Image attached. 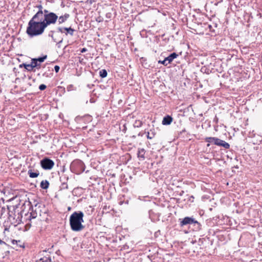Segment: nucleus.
Wrapping results in <instances>:
<instances>
[{"label": "nucleus", "mask_w": 262, "mask_h": 262, "mask_svg": "<svg viewBox=\"0 0 262 262\" xmlns=\"http://www.w3.org/2000/svg\"><path fill=\"white\" fill-rule=\"evenodd\" d=\"M51 259H52L50 256H44L43 257L40 258L38 260H36V262H50Z\"/></svg>", "instance_id": "aec40b11"}, {"label": "nucleus", "mask_w": 262, "mask_h": 262, "mask_svg": "<svg viewBox=\"0 0 262 262\" xmlns=\"http://www.w3.org/2000/svg\"><path fill=\"white\" fill-rule=\"evenodd\" d=\"M74 86L73 84H70L67 86L68 91H71L73 90Z\"/></svg>", "instance_id": "473e14b6"}, {"label": "nucleus", "mask_w": 262, "mask_h": 262, "mask_svg": "<svg viewBox=\"0 0 262 262\" xmlns=\"http://www.w3.org/2000/svg\"><path fill=\"white\" fill-rule=\"evenodd\" d=\"M35 7L38 9V11L33 16L37 17L43 16V15L45 14V11L48 10L47 9H43V6L41 4L37 5Z\"/></svg>", "instance_id": "1a4fd4ad"}, {"label": "nucleus", "mask_w": 262, "mask_h": 262, "mask_svg": "<svg viewBox=\"0 0 262 262\" xmlns=\"http://www.w3.org/2000/svg\"><path fill=\"white\" fill-rule=\"evenodd\" d=\"M55 31L54 30H51L49 32L48 36L52 38V40L54 42H57V39L54 36V33Z\"/></svg>", "instance_id": "6ab92c4d"}, {"label": "nucleus", "mask_w": 262, "mask_h": 262, "mask_svg": "<svg viewBox=\"0 0 262 262\" xmlns=\"http://www.w3.org/2000/svg\"><path fill=\"white\" fill-rule=\"evenodd\" d=\"M11 243L13 246V248L14 249H17L18 248L24 247V243L20 240L17 241L15 239H12L11 241Z\"/></svg>", "instance_id": "9b49d317"}, {"label": "nucleus", "mask_w": 262, "mask_h": 262, "mask_svg": "<svg viewBox=\"0 0 262 262\" xmlns=\"http://www.w3.org/2000/svg\"><path fill=\"white\" fill-rule=\"evenodd\" d=\"M191 225L192 226L193 231H198L202 229L201 224L197 221L195 220V219L194 220V222H193Z\"/></svg>", "instance_id": "ddd939ff"}, {"label": "nucleus", "mask_w": 262, "mask_h": 262, "mask_svg": "<svg viewBox=\"0 0 262 262\" xmlns=\"http://www.w3.org/2000/svg\"><path fill=\"white\" fill-rule=\"evenodd\" d=\"M12 207L13 209L14 208V206H7L6 208L5 207H2L0 210V219L3 217V216L4 215L5 213H7L9 214V220H11V218L12 217L11 215L9 214V212L10 211L11 208Z\"/></svg>", "instance_id": "6e6552de"}, {"label": "nucleus", "mask_w": 262, "mask_h": 262, "mask_svg": "<svg viewBox=\"0 0 262 262\" xmlns=\"http://www.w3.org/2000/svg\"><path fill=\"white\" fill-rule=\"evenodd\" d=\"M99 75L101 78H105L107 75V72L106 70L103 69L100 71Z\"/></svg>", "instance_id": "5701e85b"}, {"label": "nucleus", "mask_w": 262, "mask_h": 262, "mask_svg": "<svg viewBox=\"0 0 262 262\" xmlns=\"http://www.w3.org/2000/svg\"><path fill=\"white\" fill-rule=\"evenodd\" d=\"M194 219L192 217H185L184 219H180L179 222L181 227H184L186 225H191L194 222Z\"/></svg>", "instance_id": "0eeeda50"}, {"label": "nucleus", "mask_w": 262, "mask_h": 262, "mask_svg": "<svg viewBox=\"0 0 262 262\" xmlns=\"http://www.w3.org/2000/svg\"><path fill=\"white\" fill-rule=\"evenodd\" d=\"M33 65L30 63V64H27L26 67V70L27 71H28V72H31V71H33Z\"/></svg>", "instance_id": "cd10ccee"}, {"label": "nucleus", "mask_w": 262, "mask_h": 262, "mask_svg": "<svg viewBox=\"0 0 262 262\" xmlns=\"http://www.w3.org/2000/svg\"><path fill=\"white\" fill-rule=\"evenodd\" d=\"M61 188L63 189H68V185L67 184V183L65 182H62L61 185Z\"/></svg>", "instance_id": "c756f323"}, {"label": "nucleus", "mask_w": 262, "mask_h": 262, "mask_svg": "<svg viewBox=\"0 0 262 262\" xmlns=\"http://www.w3.org/2000/svg\"><path fill=\"white\" fill-rule=\"evenodd\" d=\"M28 174H29L30 178H35L39 176V172L37 170L33 171L32 169H29V170L28 171Z\"/></svg>", "instance_id": "2eb2a0df"}, {"label": "nucleus", "mask_w": 262, "mask_h": 262, "mask_svg": "<svg viewBox=\"0 0 262 262\" xmlns=\"http://www.w3.org/2000/svg\"><path fill=\"white\" fill-rule=\"evenodd\" d=\"M31 63L33 65L34 68L40 66V63H38V61L36 58H32L31 59Z\"/></svg>", "instance_id": "b1692460"}, {"label": "nucleus", "mask_w": 262, "mask_h": 262, "mask_svg": "<svg viewBox=\"0 0 262 262\" xmlns=\"http://www.w3.org/2000/svg\"><path fill=\"white\" fill-rule=\"evenodd\" d=\"M46 252V250H43V251H42V252H43H43Z\"/></svg>", "instance_id": "79ce46f5"}, {"label": "nucleus", "mask_w": 262, "mask_h": 262, "mask_svg": "<svg viewBox=\"0 0 262 262\" xmlns=\"http://www.w3.org/2000/svg\"><path fill=\"white\" fill-rule=\"evenodd\" d=\"M145 150L144 148H139L138 151L137 155L138 157L141 159L142 160L145 159Z\"/></svg>", "instance_id": "f3484780"}, {"label": "nucleus", "mask_w": 262, "mask_h": 262, "mask_svg": "<svg viewBox=\"0 0 262 262\" xmlns=\"http://www.w3.org/2000/svg\"><path fill=\"white\" fill-rule=\"evenodd\" d=\"M210 144H207V146H209Z\"/></svg>", "instance_id": "c03bdc74"}, {"label": "nucleus", "mask_w": 262, "mask_h": 262, "mask_svg": "<svg viewBox=\"0 0 262 262\" xmlns=\"http://www.w3.org/2000/svg\"><path fill=\"white\" fill-rule=\"evenodd\" d=\"M40 164L41 167L45 170H51L55 164L52 160L47 157L43 158L40 161Z\"/></svg>", "instance_id": "39448f33"}, {"label": "nucleus", "mask_w": 262, "mask_h": 262, "mask_svg": "<svg viewBox=\"0 0 262 262\" xmlns=\"http://www.w3.org/2000/svg\"><path fill=\"white\" fill-rule=\"evenodd\" d=\"M58 32L64 34L66 36L70 35L73 36L74 35L75 30L70 27H58L57 28Z\"/></svg>", "instance_id": "423d86ee"}, {"label": "nucleus", "mask_w": 262, "mask_h": 262, "mask_svg": "<svg viewBox=\"0 0 262 262\" xmlns=\"http://www.w3.org/2000/svg\"><path fill=\"white\" fill-rule=\"evenodd\" d=\"M150 133L149 132H147V138L148 139H152L156 135L154 129V130L150 129Z\"/></svg>", "instance_id": "4be33fe9"}, {"label": "nucleus", "mask_w": 262, "mask_h": 262, "mask_svg": "<svg viewBox=\"0 0 262 262\" xmlns=\"http://www.w3.org/2000/svg\"><path fill=\"white\" fill-rule=\"evenodd\" d=\"M88 51L87 49L85 48H82L81 50H80V52L81 53H84L85 52H86Z\"/></svg>", "instance_id": "e433bc0d"}, {"label": "nucleus", "mask_w": 262, "mask_h": 262, "mask_svg": "<svg viewBox=\"0 0 262 262\" xmlns=\"http://www.w3.org/2000/svg\"><path fill=\"white\" fill-rule=\"evenodd\" d=\"M64 179H66L67 180H68V177H64Z\"/></svg>", "instance_id": "a19ab883"}, {"label": "nucleus", "mask_w": 262, "mask_h": 262, "mask_svg": "<svg viewBox=\"0 0 262 262\" xmlns=\"http://www.w3.org/2000/svg\"><path fill=\"white\" fill-rule=\"evenodd\" d=\"M63 41V38H61L60 40H57V41L56 42L57 43V44H59V43H61Z\"/></svg>", "instance_id": "4c0bfd02"}, {"label": "nucleus", "mask_w": 262, "mask_h": 262, "mask_svg": "<svg viewBox=\"0 0 262 262\" xmlns=\"http://www.w3.org/2000/svg\"><path fill=\"white\" fill-rule=\"evenodd\" d=\"M215 145L222 146L225 149H228L230 147V145L228 143L219 138H217L216 142H215Z\"/></svg>", "instance_id": "9d476101"}, {"label": "nucleus", "mask_w": 262, "mask_h": 262, "mask_svg": "<svg viewBox=\"0 0 262 262\" xmlns=\"http://www.w3.org/2000/svg\"><path fill=\"white\" fill-rule=\"evenodd\" d=\"M172 121V118L169 115L164 117L162 120L163 125H169Z\"/></svg>", "instance_id": "dca6fc26"}, {"label": "nucleus", "mask_w": 262, "mask_h": 262, "mask_svg": "<svg viewBox=\"0 0 262 262\" xmlns=\"http://www.w3.org/2000/svg\"><path fill=\"white\" fill-rule=\"evenodd\" d=\"M47 58V55L43 56L42 57H39L38 58H36L38 62H39L40 63H41L45 61V59H46Z\"/></svg>", "instance_id": "bb28decb"}, {"label": "nucleus", "mask_w": 262, "mask_h": 262, "mask_svg": "<svg viewBox=\"0 0 262 262\" xmlns=\"http://www.w3.org/2000/svg\"><path fill=\"white\" fill-rule=\"evenodd\" d=\"M84 214L81 211H75L70 216L69 222L72 231L79 232L84 228L82 225Z\"/></svg>", "instance_id": "f03ea898"}, {"label": "nucleus", "mask_w": 262, "mask_h": 262, "mask_svg": "<svg viewBox=\"0 0 262 262\" xmlns=\"http://www.w3.org/2000/svg\"><path fill=\"white\" fill-rule=\"evenodd\" d=\"M217 139V138L216 137H206L205 139V140L206 142L208 143H212L213 142L215 144V142H216V140Z\"/></svg>", "instance_id": "412c9836"}, {"label": "nucleus", "mask_w": 262, "mask_h": 262, "mask_svg": "<svg viewBox=\"0 0 262 262\" xmlns=\"http://www.w3.org/2000/svg\"><path fill=\"white\" fill-rule=\"evenodd\" d=\"M47 88V86L44 84H41L39 86V89L40 91H43L45 90Z\"/></svg>", "instance_id": "2f4dec72"}, {"label": "nucleus", "mask_w": 262, "mask_h": 262, "mask_svg": "<svg viewBox=\"0 0 262 262\" xmlns=\"http://www.w3.org/2000/svg\"><path fill=\"white\" fill-rule=\"evenodd\" d=\"M43 16L42 20L47 27L51 25H55L58 18V16L56 13L49 10L45 11Z\"/></svg>", "instance_id": "7ed1b4c3"}, {"label": "nucleus", "mask_w": 262, "mask_h": 262, "mask_svg": "<svg viewBox=\"0 0 262 262\" xmlns=\"http://www.w3.org/2000/svg\"><path fill=\"white\" fill-rule=\"evenodd\" d=\"M158 63L163 64L165 66H167L168 64L165 58L163 60H159Z\"/></svg>", "instance_id": "7c9ffc66"}, {"label": "nucleus", "mask_w": 262, "mask_h": 262, "mask_svg": "<svg viewBox=\"0 0 262 262\" xmlns=\"http://www.w3.org/2000/svg\"><path fill=\"white\" fill-rule=\"evenodd\" d=\"M70 169L73 172L79 174L84 171L85 166L82 161L75 160L71 163Z\"/></svg>", "instance_id": "20e7f679"}, {"label": "nucleus", "mask_w": 262, "mask_h": 262, "mask_svg": "<svg viewBox=\"0 0 262 262\" xmlns=\"http://www.w3.org/2000/svg\"><path fill=\"white\" fill-rule=\"evenodd\" d=\"M201 71L203 73H206L207 74H209L210 73V71L209 69H207L206 67H204L201 69Z\"/></svg>", "instance_id": "c85d7f7f"}, {"label": "nucleus", "mask_w": 262, "mask_h": 262, "mask_svg": "<svg viewBox=\"0 0 262 262\" xmlns=\"http://www.w3.org/2000/svg\"><path fill=\"white\" fill-rule=\"evenodd\" d=\"M46 28L42 17L33 16L28 22L26 33L30 37L39 36L43 34Z\"/></svg>", "instance_id": "f257e3e1"}, {"label": "nucleus", "mask_w": 262, "mask_h": 262, "mask_svg": "<svg viewBox=\"0 0 262 262\" xmlns=\"http://www.w3.org/2000/svg\"><path fill=\"white\" fill-rule=\"evenodd\" d=\"M27 65V63H23L22 64H19V67L20 68H23V67H24V68H25L26 69V67Z\"/></svg>", "instance_id": "c9c22d12"}, {"label": "nucleus", "mask_w": 262, "mask_h": 262, "mask_svg": "<svg viewBox=\"0 0 262 262\" xmlns=\"http://www.w3.org/2000/svg\"><path fill=\"white\" fill-rule=\"evenodd\" d=\"M5 244V242L0 239V245Z\"/></svg>", "instance_id": "58836bf2"}, {"label": "nucleus", "mask_w": 262, "mask_h": 262, "mask_svg": "<svg viewBox=\"0 0 262 262\" xmlns=\"http://www.w3.org/2000/svg\"><path fill=\"white\" fill-rule=\"evenodd\" d=\"M40 187L43 189H47L49 188V182L47 180H43L40 183Z\"/></svg>", "instance_id": "a211bd4d"}, {"label": "nucleus", "mask_w": 262, "mask_h": 262, "mask_svg": "<svg viewBox=\"0 0 262 262\" xmlns=\"http://www.w3.org/2000/svg\"><path fill=\"white\" fill-rule=\"evenodd\" d=\"M20 222H21V220L19 219V214L18 213L17 219H16L15 223H16L17 224H19L20 223Z\"/></svg>", "instance_id": "72a5a7b5"}, {"label": "nucleus", "mask_w": 262, "mask_h": 262, "mask_svg": "<svg viewBox=\"0 0 262 262\" xmlns=\"http://www.w3.org/2000/svg\"><path fill=\"white\" fill-rule=\"evenodd\" d=\"M185 132V129H183V130H182V132H181V133H183V132Z\"/></svg>", "instance_id": "ea45409f"}, {"label": "nucleus", "mask_w": 262, "mask_h": 262, "mask_svg": "<svg viewBox=\"0 0 262 262\" xmlns=\"http://www.w3.org/2000/svg\"><path fill=\"white\" fill-rule=\"evenodd\" d=\"M178 56V55L176 53L173 52L165 58L168 64H169L173 61L174 59L176 58Z\"/></svg>", "instance_id": "4468645a"}, {"label": "nucleus", "mask_w": 262, "mask_h": 262, "mask_svg": "<svg viewBox=\"0 0 262 262\" xmlns=\"http://www.w3.org/2000/svg\"><path fill=\"white\" fill-rule=\"evenodd\" d=\"M70 15L68 13H65L64 14L58 16V23L59 25L62 24L66 22L69 18Z\"/></svg>", "instance_id": "f8f14e48"}, {"label": "nucleus", "mask_w": 262, "mask_h": 262, "mask_svg": "<svg viewBox=\"0 0 262 262\" xmlns=\"http://www.w3.org/2000/svg\"><path fill=\"white\" fill-rule=\"evenodd\" d=\"M142 122L140 120H136L134 123V126L135 127H140L142 126Z\"/></svg>", "instance_id": "393cba45"}, {"label": "nucleus", "mask_w": 262, "mask_h": 262, "mask_svg": "<svg viewBox=\"0 0 262 262\" xmlns=\"http://www.w3.org/2000/svg\"><path fill=\"white\" fill-rule=\"evenodd\" d=\"M59 69H60V67L56 65L54 67V70H55V71L56 72V73H58L59 71Z\"/></svg>", "instance_id": "f704fd0d"}, {"label": "nucleus", "mask_w": 262, "mask_h": 262, "mask_svg": "<svg viewBox=\"0 0 262 262\" xmlns=\"http://www.w3.org/2000/svg\"><path fill=\"white\" fill-rule=\"evenodd\" d=\"M37 213L36 212V210H35L34 211L33 210L30 213V217L31 219H35L37 216Z\"/></svg>", "instance_id": "a878e982"}, {"label": "nucleus", "mask_w": 262, "mask_h": 262, "mask_svg": "<svg viewBox=\"0 0 262 262\" xmlns=\"http://www.w3.org/2000/svg\"><path fill=\"white\" fill-rule=\"evenodd\" d=\"M60 181H62V178H60Z\"/></svg>", "instance_id": "37998d69"}]
</instances>
